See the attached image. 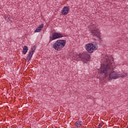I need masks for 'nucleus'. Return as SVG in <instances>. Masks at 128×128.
<instances>
[{"label": "nucleus", "instance_id": "4", "mask_svg": "<svg viewBox=\"0 0 128 128\" xmlns=\"http://www.w3.org/2000/svg\"><path fill=\"white\" fill-rule=\"evenodd\" d=\"M64 38V36H62V34L54 32L52 34V36H50L48 44H50L52 40H58V38Z\"/></svg>", "mask_w": 128, "mask_h": 128}, {"label": "nucleus", "instance_id": "12", "mask_svg": "<svg viewBox=\"0 0 128 128\" xmlns=\"http://www.w3.org/2000/svg\"><path fill=\"white\" fill-rule=\"evenodd\" d=\"M36 46L34 45L32 48L30 52H31L32 54H34V52H36Z\"/></svg>", "mask_w": 128, "mask_h": 128}, {"label": "nucleus", "instance_id": "2", "mask_svg": "<svg viewBox=\"0 0 128 128\" xmlns=\"http://www.w3.org/2000/svg\"><path fill=\"white\" fill-rule=\"evenodd\" d=\"M66 40H57L53 44L52 48L56 50H58V52H60V50H62V48H64V46H66Z\"/></svg>", "mask_w": 128, "mask_h": 128}, {"label": "nucleus", "instance_id": "11", "mask_svg": "<svg viewBox=\"0 0 128 128\" xmlns=\"http://www.w3.org/2000/svg\"><path fill=\"white\" fill-rule=\"evenodd\" d=\"M82 124H83V123L81 121L76 122L75 123V125L76 126H78V128H80V126H82Z\"/></svg>", "mask_w": 128, "mask_h": 128}, {"label": "nucleus", "instance_id": "1", "mask_svg": "<svg viewBox=\"0 0 128 128\" xmlns=\"http://www.w3.org/2000/svg\"><path fill=\"white\" fill-rule=\"evenodd\" d=\"M114 58L108 56L104 58V62L106 64L102 65L100 68V74L103 76L104 80H106L108 78V80H116V78H120L119 74H118L116 72H113L114 70L112 64L114 62Z\"/></svg>", "mask_w": 128, "mask_h": 128}, {"label": "nucleus", "instance_id": "3", "mask_svg": "<svg viewBox=\"0 0 128 128\" xmlns=\"http://www.w3.org/2000/svg\"><path fill=\"white\" fill-rule=\"evenodd\" d=\"M76 58L80 60H82L83 62H88L90 60V56L88 54V52H83L76 56Z\"/></svg>", "mask_w": 128, "mask_h": 128}, {"label": "nucleus", "instance_id": "9", "mask_svg": "<svg viewBox=\"0 0 128 128\" xmlns=\"http://www.w3.org/2000/svg\"><path fill=\"white\" fill-rule=\"evenodd\" d=\"M32 53L29 52L26 58V62H30V60H32Z\"/></svg>", "mask_w": 128, "mask_h": 128}, {"label": "nucleus", "instance_id": "15", "mask_svg": "<svg viewBox=\"0 0 128 128\" xmlns=\"http://www.w3.org/2000/svg\"><path fill=\"white\" fill-rule=\"evenodd\" d=\"M102 124V123H100V124H99V126H100L101 128H102V124Z\"/></svg>", "mask_w": 128, "mask_h": 128}, {"label": "nucleus", "instance_id": "7", "mask_svg": "<svg viewBox=\"0 0 128 128\" xmlns=\"http://www.w3.org/2000/svg\"><path fill=\"white\" fill-rule=\"evenodd\" d=\"M70 12V8L68 7L64 6L62 8L61 12L63 16H66Z\"/></svg>", "mask_w": 128, "mask_h": 128}, {"label": "nucleus", "instance_id": "5", "mask_svg": "<svg viewBox=\"0 0 128 128\" xmlns=\"http://www.w3.org/2000/svg\"><path fill=\"white\" fill-rule=\"evenodd\" d=\"M86 48L88 52L92 54V52H94V51L96 50V44L90 43L86 45Z\"/></svg>", "mask_w": 128, "mask_h": 128}, {"label": "nucleus", "instance_id": "14", "mask_svg": "<svg viewBox=\"0 0 128 128\" xmlns=\"http://www.w3.org/2000/svg\"><path fill=\"white\" fill-rule=\"evenodd\" d=\"M119 75V76L120 77V76H122V78H125V76H126V74L125 75L124 74H123V75H122V76H120V74H118Z\"/></svg>", "mask_w": 128, "mask_h": 128}, {"label": "nucleus", "instance_id": "13", "mask_svg": "<svg viewBox=\"0 0 128 128\" xmlns=\"http://www.w3.org/2000/svg\"><path fill=\"white\" fill-rule=\"evenodd\" d=\"M91 30H96V26L95 24H92L90 26Z\"/></svg>", "mask_w": 128, "mask_h": 128}, {"label": "nucleus", "instance_id": "8", "mask_svg": "<svg viewBox=\"0 0 128 128\" xmlns=\"http://www.w3.org/2000/svg\"><path fill=\"white\" fill-rule=\"evenodd\" d=\"M44 28V24H41L40 25V26L36 28V29L34 30L35 32H40Z\"/></svg>", "mask_w": 128, "mask_h": 128}, {"label": "nucleus", "instance_id": "10", "mask_svg": "<svg viewBox=\"0 0 128 128\" xmlns=\"http://www.w3.org/2000/svg\"><path fill=\"white\" fill-rule=\"evenodd\" d=\"M28 46H24L22 51L24 54H26V52H28Z\"/></svg>", "mask_w": 128, "mask_h": 128}, {"label": "nucleus", "instance_id": "6", "mask_svg": "<svg viewBox=\"0 0 128 128\" xmlns=\"http://www.w3.org/2000/svg\"><path fill=\"white\" fill-rule=\"evenodd\" d=\"M90 33L92 36L94 38H99L100 40L102 38H100V31L98 28H96V30H91Z\"/></svg>", "mask_w": 128, "mask_h": 128}]
</instances>
